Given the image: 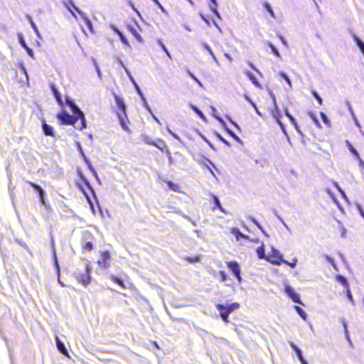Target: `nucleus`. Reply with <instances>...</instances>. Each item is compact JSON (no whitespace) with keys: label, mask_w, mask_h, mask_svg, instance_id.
Wrapping results in <instances>:
<instances>
[{"label":"nucleus","mask_w":364,"mask_h":364,"mask_svg":"<svg viewBox=\"0 0 364 364\" xmlns=\"http://www.w3.org/2000/svg\"><path fill=\"white\" fill-rule=\"evenodd\" d=\"M30 186L34 189V191L38 193V198L40 202L43 206L45 207L48 210H51L50 205L47 203L46 200V194L44 190L39 185L30 182Z\"/></svg>","instance_id":"f257e3e1"},{"label":"nucleus","mask_w":364,"mask_h":364,"mask_svg":"<svg viewBox=\"0 0 364 364\" xmlns=\"http://www.w3.org/2000/svg\"><path fill=\"white\" fill-rule=\"evenodd\" d=\"M57 118L63 124L75 126L76 124V115H71L66 111L58 113Z\"/></svg>","instance_id":"f03ea898"},{"label":"nucleus","mask_w":364,"mask_h":364,"mask_svg":"<svg viewBox=\"0 0 364 364\" xmlns=\"http://www.w3.org/2000/svg\"><path fill=\"white\" fill-rule=\"evenodd\" d=\"M90 272L91 268L90 267V264L87 263L85 272L83 273H77L76 274V279L80 283L86 287L90 283L91 281Z\"/></svg>","instance_id":"7ed1b4c3"},{"label":"nucleus","mask_w":364,"mask_h":364,"mask_svg":"<svg viewBox=\"0 0 364 364\" xmlns=\"http://www.w3.org/2000/svg\"><path fill=\"white\" fill-rule=\"evenodd\" d=\"M285 294L291 299L294 303L304 306V303L300 299V296L294 291V289L289 285H286L284 288Z\"/></svg>","instance_id":"20e7f679"},{"label":"nucleus","mask_w":364,"mask_h":364,"mask_svg":"<svg viewBox=\"0 0 364 364\" xmlns=\"http://www.w3.org/2000/svg\"><path fill=\"white\" fill-rule=\"evenodd\" d=\"M283 259V256L280 252L274 247L272 249L271 256L269 258L267 259V261L274 265H280L282 263Z\"/></svg>","instance_id":"39448f33"},{"label":"nucleus","mask_w":364,"mask_h":364,"mask_svg":"<svg viewBox=\"0 0 364 364\" xmlns=\"http://www.w3.org/2000/svg\"><path fill=\"white\" fill-rule=\"evenodd\" d=\"M227 266L234 274V276L237 278V281L240 282L242 281V277L240 276V268L239 264L235 261L229 262L227 263Z\"/></svg>","instance_id":"423d86ee"},{"label":"nucleus","mask_w":364,"mask_h":364,"mask_svg":"<svg viewBox=\"0 0 364 364\" xmlns=\"http://www.w3.org/2000/svg\"><path fill=\"white\" fill-rule=\"evenodd\" d=\"M114 97L115 100V102L117 104V106L119 111H121L125 117H127V106L125 105V102L121 97L118 96L117 94L114 93Z\"/></svg>","instance_id":"0eeeda50"},{"label":"nucleus","mask_w":364,"mask_h":364,"mask_svg":"<svg viewBox=\"0 0 364 364\" xmlns=\"http://www.w3.org/2000/svg\"><path fill=\"white\" fill-rule=\"evenodd\" d=\"M52 246H53V264H54V267L55 268L56 273H57V275H58V283L62 287H65L64 283L63 282H61L60 279V265H59L58 262V258H57V255H56V252H55V248H54V244H53V241H52Z\"/></svg>","instance_id":"6e6552de"},{"label":"nucleus","mask_w":364,"mask_h":364,"mask_svg":"<svg viewBox=\"0 0 364 364\" xmlns=\"http://www.w3.org/2000/svg\"><path fill=\"white\" fill-rule=\"evenodd\" d=\"M216 309L219 311L220 316L222 320L225 323H228L229 322L228 317H229L230 314L225 310V304H218L216 305Z\"/></svg>","instance_id":"1a4fd4ad"},{"label":"nucleus","mask_w":364,"mask_h":364,"mask_svg":"<svg viewBox=\"0 0 364 364\" xmlns=\"http://www.w3.org/2000/svg\"><path fill=\"white\" fill-rule=\"evenodd\" d=\"M69 5H68L66 3H64L66 9L70 12L72 16L75 18H77L75 14L73 12V11L71 9L70 7H72L79 15H82L83 11H81L77 6H75L73 0H68Z\"/></svg>","instance_id":"9d476101"},{"label":"nucleus","mask_w":364,"mask_h":364,"mask_svg":"<svg viewBox=\"0 0 364 364\" xmlns=\"http://www.w3.org/2000/svg\"><path fill=\"white\" fill-rule=\"evenodd\" d=\"M66 105L68 106V107L70 108V109L74 115H77L78 114L82 112L81 109L74 102V101L68 97L66 98Z\"/></svg>","instance_id":"9b49d317"},{"label":"nucleus","mask_w":364,"mask_h":364,"mask_svg":"<svg viewBox=\"0 0 364 364\" xmlns=\"http://www.w3.org/2000/svg\"><path fill=\"white\" fill-rule=\"evenodd\" d=\"M110 259V255L109 252L105 251L101 253V257L100 259L98 260L97 263L100 266L102 267L103 268H107V261Z\"/></svg>","instance_id":"f8f14e48"},{"label":"nucleus","mask_w":364,"mask_h":364,"mask_svg":"<svg viewBox=\"0 0 364 364\" xmlns=\"http://www.w3.org/2000/svg\"><path fill=\"white\" fill-rule=\"evenodd\" d=\"M55 343H56V347H57L58 350H59V352L60 353H62L63 355L68 357V350L66 349L64 343L60 340V338H58V336H55Z\"/></svg>","instance_id":"ddd939ff"},{"label":"nucleus","mask_w":364,"mask_h":364,"mask_svg":"<svg viewBox=\"0 0 364 364\" xmlns=\"http://www.w3.org/2000/svg\"><path fill=\"white\" fill-rule=\"evenodd\" d=\"M50 90H51L53 95L55 99L56 100L58 104L59 105L62 106L63 105V102L61 98V95L54 84L50 85Z\"/></svg>","instance_id":"4468645a"},{"label":"nucleus","mask_w":364,"mask_h":364,"mask_svg":"<svg viewBox=\"0 0 364 364\" xmlns=\"http://www.w3.org/2000/svg\"><path fill=\"white\" fill-rule=\"evenodd\" d=\"M78 119L80 120V126L75 125V127L80 130H82L83 129H85L87 127V124H86V119H85V114L82 112H80V114H78L77 115H76V122H77Z\"/></svg>","instance_id":"2eb2a0df"},{"label":"nucleus","mask_w":364,"mask_h":364,"mask_svg":"<svg viewBox=\"0 0 364 364\" xmlns=\"http://www.w3.org/2000/svg\"><path fill=\"white\" fill-rule=\"evenodd\" d=\"M42 129L46 136H54V129L53 127L48 124L45 121L42 123Z\"/></svg>","instance_id":"dca6fc26"},{"label":"nucleus","mask_w":364,"mask_h":364,"mask_svg":"<svg viewBox=\"0 0 364 364\" xmlns=\"http://www.w3.org/2000/svg\"><path fill=\"white\" fill-rule=\"evenodd\" d=\"M231 233L234 235L237 240H239L240 238L245 239V240H250V237L247 235H245L240 232V230L237 228H231Z\"/></svg>","instance_id":"f3484780"},{"label":"nucleus","mask_w":364,"mask_h":364,"mask_svg":"<svg viewBox=\"0 0 364 364\" xmlns=\"http://www.w3.org/2000/svg\"><path fill=\"white\" fill-rule=\"evenodd\" d=\"M191 109L204 122H207V119L202 111H200L196 105L190 104Z\"/></svg>","instance_id":"a211bd4d"},{"label":"nucleus","mask_w":364,"mask_h":364,"mask_svg":"<svg viewBox=\"0 0 364 364\" xmlns=\"http://www.w3.org/2000/svg\"><path fill=\"white\" fill-rule=\"evenodd\" d=\"M210 109L212 111V115L213 117L216 119L218 122L223 126V127H225V122L223 120V119L222 117H220V116H218L217 114V109L215 107L213 106H210Z\"/></svg>","instance_id":"6ab92c4d"},{"label":"nucleus","mask_w":364,"mask_h":364,"mask_svg":"<svg viewBox=\"0 0 364 364\" xmlns=\"http://www.w3.org/2000/svg\"><path fill=\"white\" fill-rule=\"evenodd\" d=\"M289 345H290L291 348H292V350L296 353L299 360L300 358H302V357H304L301 350L294 342L290 341Z\"/></svg>","instance_id":"aec40b11"},{"label":"nucleus","mask_w":364,"mask_h":364,"mask_svg":"<svg viewBox=\"0 0 364 364\" xmlns=\"http://www.w3.org/2000/svg\"><path fill=\"white\" fill-rule=\"evenodd\" d=\"M212 197H213V203L215 204V207L218 208L222 213L227 214V211L223 208L219 198L213 194L212 195Z\"/></svg>","instance_id":"412c9836"},{"label":"nucleus","mask_w":364,"mask_h":364,"mask_svg":"<svg viewBox=\"0 0 364 364\" xmlns=\"http://www.w3.org/2000/svg\"><path fill=\"white\" fill-rule=\"evenodd\" d=\"M240 307V304L237 302H234L230 304H225V310L230 314L235 310Z\"/></svg>","instance_id":"4be33fe9"},{"label":"nucleus","mask_w":364,"mask_h":364,"mask_svg":"<svg viewBox=\"0 0 364 364\" xmlns=\"http://www.w3.org/2000/svg\"><path fill=\"white\" fill-rule=\"evenodd\" d=\"M256 252L259 259H265L267 260V257L265 256V249L264 244H262L261 246L257 248Z\"/></svg>","instance_id":"5701e85b"},{"label":"nucleus","mask_w":364,"mask_h":364,"mask_svg":"<svg viewBox=\"0 0 364 364\" xmlns=\"http://www.w3.org/2000/svg\"><path fill=\"white\" fill-rule=\"evenodd\" d=\"M210 2H213V4L214 6L213 5H209V9L214 14V15L220 18V13L218 12L217 8H218V2L216 0H210Z\"/></svg>","instance_id":"b1692460"},{"label":"nucleus","mask_w":364,"mask_h":364,"mask_svg":"<svg viewBox=\"0 0 364 364\" xmlns=\"http://www.w3.org/2000/svg\"><path fill=\"white\" fill-rule=\"evenodd\" d=\"M336 279L338 282L341 284L346 289L349 287V284L348 282V280L344 276L338 274L336 277Z\"/></svg>","instance_id":"393cba45"},{"label":"nucleus","mask_w":364,"mask_h":364,"mask_svg":"<svg viewBox=\"0 0 364 364\" xmlns=\"http://www.w3.org/2000/svg\"><path fill=\"white\" fill-rule=\"evenodd\" d=\"M245 75L248 77V78L251 80L253 85H255L257 87H261V85L256 77L250 71H246Z\"/></svg>","instance_id":"a878e982"},{"label":"nucleus","mask_w":364,"mask_h":364,"mask_svg":"<svg viewBox=\"0 0 364 364\" xmlns=\"http://www.w3.org/2000/svg\"><path fill=\"white\" fill-rule=\"evenodd\" d=\"M224 129L225 130V132L231 136L237 142H240L241 143L242 141L240 139V138L236 135L235 134V132L233 131H232L230 129H229L228 127H227V124H225V127H223Z\"/></svg>","instance_id":"bb28decb"},{"label":"nucleus","mask_w":364,"mask_h":364,"mask_svg":"<svg viewBox=\"0 0 364 364\" xmlns=\"http://www.w3.org/2000/svg\"><path fill=\"white\" fill-rule=\"evenodd\" d=\"M80 16L82 17V18L84 21L85 26L87 27V28L91 32H92V31H93L92 23L91 21L87 18L86 14L83 12V14L80 15Z\"/></svg>","instance_id":"cd10ccee"},{"label":"nucleus","mask_w":364,"mask_h":364,"mask_svg":"<svg viewBox=\"0 0 364 364\" xmlns=\"http://www.w3.org/2000/svg\"><path fill=\"white\" fill-rule=\"evenodd\" d=\"M294 308L296 313L301 316V318L303 320L306 321L307 314L305 312V311L299 306H294Z\"/></svg>","instance_id":"c85d7f7f"},{"label":"nucleus","mask_w":364,"mask_h":364,"mask_svg":"<svg viewBox=\"0 0 364 364\" xmlns=\"http://www.w3.org/2000/svg\"><path fill=\"white\" fill-rule=\"evenodd\" d=\"M262 6H263L264 9H265V10H266L269 14V15H270L272 18H276L275 14H274V11H273V9H272V8L271 5H270L268 2H267V1H264V2L262 3Z\"/></svg>","instance_id":"c756f323"},{"label":"nucleus","mask_w":364,"mask_h":364,"mask_svg":"<svg viewBox=\"0 0 364 364\" xmlns=\"http://www.w3.org/2000/svg\"><path fill=\"white\" fill-rule=\"evenodd\" d=\"M117 117H118V119H119V124L122 127V128L124 130V131H127L129 132V128L126 125V122H125V119L124 118H126L124 116L123 117L122 114L120 113H117Z\"/></svg>","instance_id":"7c9ffc66"},{"label":"nucleus","mask_w":364,"mask_h":364,"mask_svg":"<svg viewBox=\"0 0 364 364\" xmlns=\"http://www.w3.org/2000/svg\"><path fill=\"white\" fill-rule=\"evenodd\" d=\"M131 80V81L132 82L134 86V88L136 90V92H137V94L139 95V97H141L144 95L143 92H141L139 86L138 85V84L136 82V81L134 80V77L132 76V75L130 74V75H128Z\"/></svg>","instance_id":"2f4dec72"},{"label":"nucleus","mask_w":364,"mask_h":364,"mask_svg":"<svg viewBox=\"0 0 364 364\" xmlns=\"http://www.w3.org/2000/svg\"><path fill=\"white\" fill-rule=\"evenodd\" d=\"M276 122L279 125V127L281 128L282 132L287 136V141L290 143V139L288 136V134H287V132L284 124L282 122L280 119H277V120H276Z\"/></svg>","instance_id":"473e14b6"},{"label":"nucleus","mask_w":364,"mask_h":364,"mask_svg":"<svg viewBox=\"0 0 364 364\" xmlns=\"http://www.w3.org/2000/svg\"><path fill=\"white\" fill-rule=\"evenodd\" d=\"M272 116L275 119V121L277 120V119H280V117H282V114L277 105L274 106V110L272 111Z\"/></svg>","instance_id":"72a5a7b5"},{"label":"nucleus","mask_w":364,"mask_h":364,"mask_svg":"<svg viewBox=\"0 0 364 364\" xmlns=\"http://www.w3.org/2000/svg\"><path fill=\"white\" fill-rule=\"evenodd\" d=\"M157 43L159 44V46L161 48V49L164 51V53H166V55L171 59V53L168 50L167 48L166 47V46L164 44V43L162 42V41L161 39H158L157 40Z\"/></svg>","instance_id":"f704fd0d"},{"label":"nucleus","mask_w":364,"mask_h":364,"mask_svg":"<svg viewBox=\"0 0 364 364\" xmlns=\"http://www.w3.org/2000/svg\"><path fill=\"white\" fill-rule=\"evenodd\" d=\"M267 45L271 48V50L274 55L278 58H281L280 53L278 49L270 42H267Z\"/></svg>","instance_id":"c9c22d12"},{"label":"nucleus","mask_w":364,"mask_h":364,"mask_svg":"<svg viewBox=\"0 0 364 364\" xmlns=\"http://www.w3.org/2000/svg\"><path fill=\"white\" fill-rule=\"evenodd\" d=\"M80 176L82 181H83L84 184L85 185V186L95 194L94 190H93L90 183L89 182V181L82 173H80Z\"/></svg>","instance_id":"e433bc0d"},{"label":"nucleus","mask_w":364,"mask_h":364,"mask_svg":"<svg viewBox=\"0 0 364 364\" xmlns=\"http://www.w3.org/2000/svg\"><path fill=\"white\" fill-rule=\"evenodd\" d=\"M346 143L348 144V147L350 153H352L356 158H359V154L357 151V150L353 146V145L348 141H346Z\"/></svg>","instance_id":"4c0bfd02"},{"label":"nucleus","mask_w":364,"mask_h":364,"mask_svg":"<svg viewBox=\"0 0 364 364\" xmlns=\"http://www.w3.org/2000/svg\"><path fill=\"white\" fill-rule=\"evenodd\" d=\"M130 31L132 32V33L134 35V36L136 38V39L139 41V42H142L143 40H142V37L138 33V32L136 31V29H134V28H131L130 26L129 27Z\"/></svg>","instance_id":"58836bf2"},{"label":"nucleus","mask_w":364,"mask_h":364,"mask_svg":"<svg viewBox=\"0 0 364 364\" xmlns=\"http://www.w3.org/2000/svg\"><path fill=\"white\" fill-rule=\"evenodd\" d=\"M27 20L28 21L31 28H33V31H37L38 27L35 22L33 21L32 17L29 14H26V16Z\"/></svg>","instance_id":"ea45409f"},{"label":"nucleus","mask_w":364,"mask_h":364,"mask_svg":"<svg viewBox=\"0 0 364 364\" xmlns=\"http://www.w3.org/2000/svg\"><path fill=\"white\" fill-rule=\"evenodd\" d=\"M140 98H141V101L143 102L144 107L147 110V112L149 113H151L152 110H151V107H149V104H148V102L146 101V99L144 97V95L140 97Z\"/></svg>","instance_id":"a19ab883"},{"label":"nucleus","mask_w":364,"mask_h":364,"mask_svg":"<svg viewBox=\"0 0 364 364\" xmlns=\"http://www.w3.org/2000/svg\"><path fill=\"white\" fill-rule=\"evenodd\" d=\"M346 105L348 106V108L349 109V111L350 112V113L352 114L353 118H354V120H355V123L356 124L357 127H360V124L359 123V122L358 121V119H356V117H355V114L353 113V108L350 104V102L348 101L346 102Z\"/></svg>","instance_id":"79ce46f5"},{"label":"nucleus","mask_w":364,"mask_h":364,"mask_svg":"<svg viewBox=\"0 0 364 364\" xmlns=\"http://www.w3.org/2000/svg\"><path fill=\"white\" fill-rule=\"evenodd\" d=\"M18 43L23 48H26V47H28L26 43V41L23 38V36L22 33H18Z\"/></svg>","instance_id":"37998d69"},{"label":"nucleus","mask_w":364,"mask_h":364,"mask_svg":"<svg viewBox=\"0 0 364 364\" xmlns=\"http://www.w3.org/2000/svg\"><path fill=\"white\" fill-rule=\"evenodd\" d=\"M282 263L289 266L291 268H294L297 263V259L294 258L291 262H288L287 260L284 259Z\"/></svg>","instance_id":"c03bdc74"},{"label":"nucleus","mask_w":364,"mask_h":364,"mask_svg":"<svg viewBox=\"0 0 364 364\" xmlns=\"http://www.w3.org/2000/svg\"><path fill=\"white\" fill-rule=\"evenodd\" d=\"M320 115H321V118L324 124H326L327 126L330 127L331 122H330V120L328 119L327 115L322 112H320Z\"/></svg>","instance_id":"a18cd8bd"},{"label":"nucleus","mask_w":364,"mask_h":364,"mask_svg":"<svg viewBox=\"0 0 364 364\" xmlns=\"http://www.w3.org/2000/svg\"><path fill=\"white\" fill-rule=\"evenodd\" d=\"M279 75L287 82V83L291 87V81L289 76L284 72H280Z\"/></svg>","instance_id":"49530a36"},{"label":"nucleus","mask_w":364,"mask_h":364,"mask_svg":"<svg viewBox=\"0 0 364 364\" xmlns=\"http://www.w3.org/2000/svg\"><path fill=\"white\" fill-rule=\"evenodd\" d=\"M285 115L289 118V121L293 125H296V119L288 112V110L286 109L284 110Z\"/></svg>","instance_id":"de8ad7c7"},{"label":"nucleus","mask_w":364,"mask_h":364,"mask_svg":"<svg viewBox=\"0 0 364 364\" xmlns=\"http://www.w3.org/2000/svg\"><path fill=\"white\" fill-rule=\"evenodd\" d=\"M215 136H217V138L220 141H222L223 144H225L226 146H231V144L228 141L226 140L225 138H223L219 133L218 132H215Z\"/></svg>","instance_id":"09e8293b"},{"label":"nucleus","mask_w":364,"mask_h":364,"mask_svg":"<svg viewBox=\"0 0 364 364\" xmlns=\"http://www.w3.org/2000/svg\"><path fill=\"white\" fill-rule=\"evenodd\" d=\"M311 94L312 95L314 96V97L317 100L318 103L321 105L322 103H323V100L322 98L319 96V95L318 94V92L315 90H312L311 91Z\"/></svg>","instance_id":"8fccbe9b"},{"label":"nucleus","mask_w":364,"mask_h":364,"mask_svg":"<svg viewBox=\"0 0 364 364\" xmlns=\"http://www.w3.org/2000/svg\"><path fill=\"white\" fill-rule=\"evenodd\" d=\"M188 75L195 81L196 82L199 86L203 87L202 82L192 73L189 70H187Z\"/></svg>","instance_id":"3c124183"},{"label":"nucleus","mask_w":364,"mask_h":364,"mask_svg":"<svg viewBox=\"0 0 364 364\" xmlns=\"http://www.w3.org/2000/svg\"><path fill=\"white\" fill-rule=\"evenodd\" d=\"M87 167H88L89 170H90V171L92 173V174L95 176V177L96 178V179H97V181H100V180H99V177H98V176H97V172H96L95 169L94 168L93 166L92 165V164H91V163H89L88 164H87Z\"/></svg>","instance_id":"603ef678"},{"label":"nucleus","mask_w":364,"mask_h":364,"mask_svg":"<svg viewBox=\"0 0 364 364\" xmlns=\"http://www.w3.org/2000/svg\"><path fill=\"white\" fill-rule=\"evenodd\" d=\"M200 43L201 46H202V47H203L205 50H207V51L209 53V54H210L212 52H213V51L212 50L211 48L210 47V46H209L208 43H206L205 42H204V41H200Z\"/></svg>","instance_id":"864d4df0"},{"label":"nucleus","mask_w":364,"mask_h":364,"mask_svg":"<svg viewBox=\"0 0 364 364\" xmlns=\"http://www.w3.org/2000/svg\"><path fill=\"white\" fill-rule=\"evenodd\" d=\"M248 218L257 227L258 229H259L261 231H263L262 226L257 222V220L255 218L249 216Z\"/></svg>","instance_id":"5fc2aeb1"},{"label":"nucleus","mask_w":364,"mask_h":364,"mask_svg":"<svg viewBox=\"0 0 364 364\" xmlns=\"http://www.w3.org/2000/svg\"><path fill=\"white\" fill-rule=\"evenodd\" d=\"M117 61L118 64L124 69V70L127 73V75H130V74H131L130 71L125 67V65H124V63L122 62V60L120 58H117Z\"/></svg>","instance_id":"6e6d98bb"},{"label":"nucleus","mask_w":364,"mask_h":364,"mask_svg":"<svg viewBox=\"0 0 364 364\" xmlns=\"http://www.w3.org/2000/svg\"><path fill=\"white\" fill-rule=\"evenodd\" d=\"M346 296H347L348 300L352 303V304L354 305L353 297V295L350 292L349 287L346 288Z\"/></svg>","instance_id":"4d7b16f0"},{"label":"nucleus","mask_w":364,"mask_h":364,"mask_svg":"<svg viewBox=\"0 0 364 364\" xmlns=\"http://www.w3.org/2000/svg\"><path fill=\"white\" fill-rule=\"evenodd\" d=\"M119 37L120 41H122V43H124V45H126V46H127L129 47H130L129 43L127 38L123 35L122 33L119 35Z\"/></svg>","instance_id":"13d9d810"},{"label":"nucleus","mask_w":364,"mask_h":364,"mask_svg":"<svg viewBox=\"0 0 364 364\" xmlns=\"http://www.w3.org/2000/svg\"><path fill=\"white\" fill-rule=\"evenodd\" d=\"M310 117H311V119L314 121V124L318 127H321V124H320L318 119H317V117L313 113H311V112L310 113Z\"/></svg>","instance_id":"bf43d9fd"},{"label":"nucleus","mask_w":364,"mask_h":364,"mask_svg":"<svg viewBox=\"0 0 364 364\" xmlns=\"http://www.w3.org/2000/svg\"><path fill=\"white\" fill-rule=\"evenodd\" d=\"M152 1L154 2V4H155L156 5H157V6H159V8L160 9V10H161L163 13H164V14H167L166 10V9H164V7L161 4V3L159 2V0H152Z\"/></svg>","instance_id":"052dcab7"},{"label":"nucleus","mask_w":364,"mask_h":364,"mask_svg":"<svg viewBox=\"0 0 364 364\" xmlns=\"http://www.w3.org/2000/svg\"><path fill=\"white\" fill-rule=\"evenodd\" d=\"M200 135L201 138H202V139H203V140H204V141H205L208 144V146H210L213 150H214V151H215V150H216V149H215V146H214V145H213L211 142H210V141H209V140H208V139L205 136H203V134H200Z\"/></svg>","instance_id":"680f3d73"},{"label":"nucleus","mask_w":364,"mask_h":364,"mask_svg":"<svg viewBox=\"0 0 364 364\" xmlns=\"http://www.w3.org/2000/svg\"><path fill=\"white\" fill-rule=\"evenodd\" d=\"M167 131L173 138H175L180 142L182 141L180 136L178 134H176V133L173 132L168 127H167Z\"/></svg>","instance_id":"e2e57ef3"},{"label":"nucleus","mask_w":364,"mask_h":364,"mask_svg":"<svg viewBox=\"0 0 364 364\" xmlns=\"http://www.w3.org/2000/svg\"><path fill=\"white\" fill-rule=\"evenodd\" d=\"M356 208L360 213V215L362 216L363 218H364V210L362 207V205L358 203H355Z\"/></svg>","instance_id":"0e129e2a"},{"label":"nucleus","mask_w":364,"mask_h":364,"mask_svg":"<svg viewBox=\"0 0 364 364\" xmlns=\"http://www.w3.org/2000/svg\"><path fill=\"white\" fill-rule=\"evenodd\" d=\"M168 186L171 190L176 191L178 188V186L173 182H168Z\"/></svg>","instance_id":"69168bd1"},{"label":"nucleus","mask_w":364,"mask_h":364,"mask_svg":"<svg viewBox=\"0 0 364 364\" xmlns=\"http://www.w3.org/2000/svg\"><path fill=\"white\" fill-rule=\"evenodd\" d=\"M226 118L229 120V122L236 128L238 130L240 131V126L238 125L237 123H236L235 122H234L229 116H226Z\"/></svg>","instance_id":"338daca9"},{"label":"nucleus","mask_w":364,"mask_h":364,"mask_svg":"<svg viewBox=\"0 0 364 364\" xmlns=\"http://www.w3.org/2000/svg\"><path fill=\"white\" fill-rule=\"evenodd\" d=\"M93 248V245H92V243L91 242H87L85 245H84V249L87 250H92Z\"/></svg>","instance_id":"774afa93"}]
</instances>
